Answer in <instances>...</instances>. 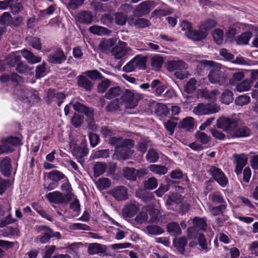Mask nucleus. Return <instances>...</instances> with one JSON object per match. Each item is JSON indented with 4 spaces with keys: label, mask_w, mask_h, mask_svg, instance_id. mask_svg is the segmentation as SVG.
I'll return each mask as SVG.
<instances>
[{
    "label": "nucleus",
    "mask_w": 258,
    "mask_h": 258,
    "mask_svg": "<svg viewBox=\"0 0 258 258\" xmlns=\"http://www.w3.org/2000/svg\"><path fill=\"white\" fill-rule=\"evenodd\" d=\"M73 108L76 111L84 113L88 118V128L94 131L97 130V125L95 124L94 118V109L87 106L79 102L73 105Z\"/></svg>",
    "instance_id": "1"
},
{
    "label": "nucleus",
    "mask_w": 258,
    "mask_h": 258,
    "mask_svg": "<svg viewBox=\"0 0 258 258\" xmlns=\"http://www.w3.org/2000/svg\"><path fill=\"white\" fill-rule=\"evenodd\" d=\"M142 95L135 92L134 90L123 89L120 99L126 108H134L138 104Z\"/></svg>",
    "instance_id": "2"
},
{
    "label": "nucleus",
    "mask_w": 258,
    "mask_h": 258,
    "mask_svg": "<svg viewBox=\"0 0 258 258\" xmlns=\"http://www.w3.org/2000/svg\"><path fill=\"white\" fill-rule=\"evenodd\" d=\"M220 110V107L213 103H199L193 110L195 114L198 115H208L217 113Z\"/></svg>",
    "instance_id": "3"
},
{
    "label": "nucleus",
    "mask_w": 258,
    "mask_h": 258,
    "mask_svg": "<svg viewBox=\"0 0 258 258\" xmlns=\"http://www.w3.org/2000/svg\"><path fill=\"white\" fill-rule=\"evenodd\" d=\"M19 97L21 100L29 104L38 103L40 100L38 92L32 89H22L19 93Z\"/></svg>",
    "instance_id": "4"
},
{
    "label": "nucleus",
    "mask_w": 258,
    "mask_h": 258,
    "mask_svg": "<svg viewBox=\"0 0 258 258\" xmlns=\"http://www.w3.org/2000/svg\"><path fill=\"white\" fill-rule=\"evenodd\" d=\"M209 172L213 179L222 187L226 186L228 183V179L223 171L215 166H212Z\"/></svg>",
    "instance_id": "5"
},
{
    "label": "nucleus",
    "mask_w": 258,
    "mask_h": 258,
    "mask_svg": "<svg viewBox=\"0 0 258 258\" xmlns=\"http://www.w3.org/2000/svg\"><path fill=\"white\" fill-rule=\"evenodd\" d=\"M48 200L51 203L55 204H66L69 202L72 199V194L63 195L58 191L48 193L46 195Z\"/></svg>",
    "instance_id": "6"
},
{
    "label": "nucleus",
    "mask_w": 258,
    "mask_h": 258,
    "mask_svg": "<svg viewBox=\"0 0 258 258\" xmlns=\"http://www.w3.org/2000/svg\"><path fill=\"white\" fill-rule=\"evenodd\" d=\"M251 133V128L244 124L239 125L237 121V125L231 130L230 135L232 138H246L249 137Z\"/></svg>",
    "instance_id": "7"
},
{
    "label": "nucleus",
    "mask_w": 258,
    "mask_h": 258,
    "mask_svg": "<svg viewBox=\"0 0 258 258\" xmlns=\"http://www.w3.org/2000/svg\"><path fill=\"white\" fill-rule=\"evenodd\" d=\"M216 125L218 128L227 132L230 135L231 130L237 125V120L231 118L220 117L217 120Z\"/></svg>",
    "instance_id": "8"
},
{
    "label": "nucleus",
    "mask_w": 258,
    "mask_h": 258,
    "mask_svg": "<svg viewBox=\"0 0 258 258\" xmlns=\"http://www.w3.org/2000/svg\"><path fill=\"white\" fill-rule=\"evenodd\" d=\"M208 77L211 83L221 86L225 85L227 81V76L224 73L217 69L212 70Z\"/></svg>",
    "instance_id": "9"
},
{
    "label": "nucleus",
    "mask_w": 258,
    "mask_h": 258,
    "mask_svg": "<svg viewBox=\"0 0 258 258\" xmlns=\"http://www.w3.org/2000/svg\"><path fill=\"white\" fill-rule=\"evenodd\" d=\"M47 58V60L49 63L60 64L66 60L67 56L60 48H57L52 53L48 55Z\"/></svg>",
    "instance_id": "10"
},
{
    "label": "nucleus",
    "mask_w": 258,
    "mask_h": 258,
    "mask_svg": "<svg viewBox=\"0 0 258 258\" xmlns=\"http://www.w3.org/2000/svg\"><path fill=\"white\" fill-rule=\"evenodd\" d=\"M66 96L63 93H55L53 89H49L47 93L46 101L47 104H50L52 101H56L58 106H60L65 98Z\"/></svg>",
    "instance_id": "11"
},
{
    "label": "nucleus",
    "mask_w": 258,
    "mask_h": 258,
    "mask_svg": "<svg viewBox=\"0 0 258 258\" xmlns=\"http://www.w3.org/2000/svg\"><path fill=\"white\" fill-rule=\"evenodd\" d=\"M134 143V141L131 139H123L121 137H112L109 141L111 145L115 146V151L123 146H133Z\"/></svg>",
    "instance_id": "12"
},
{
    "label": "nucleus",
    "mask_w": 258,
    "mask_h": 258,
    "mask_svg": "<svg viewBox=\"0 0 258 258\" xmlns=\"http://www.w3.org/2000/svg\"><path fill=\"white\" fill-rule=\"evenodd\" d=\"M131 50V48L126 46L124 42H121L113 48L112 53L116 59H120L128 54Z\"/></svg>",
    "instance_id": "13"
},
{
    "label": "nucleus",
    "mask_w": 258,
    "mask_h": 258,
    "mask_svg": "<svg viewBox=\"0 0 258 258\" xmlns=\"http://www.w3.org/2000/svg\"><path fill=\"white\" fill-rule=\"evenodd\" d=\"M35 230L38 233L43 232L42 235L39 238L40 242L41 243L44 244L47 243L52 238V229L48 226L44 225L37 226L35 227Z\"/></svg>",
    "instance_id": "14"
},
{
    "label": "nucleus",
    "mask_w": 258,
    "mask_h": 258,
    "mask_svg": "<svg viewBox=\"0 0 258 258\" xmlns=\"http://www.w3.org/2000/svg\"><path fill=\"white\" fill-rule=\"evenodd\" d=\"M152 4L151 2H143L138 5L133 11L136 17H141L148 14L151 10Z\"/></svg>",
    "instance_id": "15"
},
{
    "label": "nucleus",
    "mask_w": 258,
    "mask_h": 258,
    "mask_svg": "<svg viewBox=\"0 0 258 258\" xmlns=\"http://www.w3.org/2000/svg\"><path fill=\"white\" fill-rule=\"evenodd\" d=\"M167 70L170 72L175 70L181 71L187 68V64L182 60H168L166 64Z\"/></svg>",
    "instance_id": "16"
},
{
    "label": "nucleus",
    "mask_w": 258,
    "mask_h": 258,
    "mask_svg": "<svg viewBox=\"0 0 258 258\" xmlns=\"http://www.w3.org/2000/svg\"><path fill=\"white\" fill-rule=\"evenodd\" d=\"M109 193L118 201L125 200L127 198V189L123 186H118L111 189Z\"/></svg>",
    "instance_id": "17"
},
{
    "label": "nucleus",
    "mask_w": 258,
    "mask_h": 258,
    "mask_svg": "<svg viewBox=\"0 0 258 258\" xmlns=\"http://www.w3.org/2000/svg\"><path fill=\"white\" fill-rule=\"evenodd\" d=\"M143 210L146 211L150 215V218L148 221L149 223H157L159 221L161 214L158 209H155L152 206H148L144 207Z\"/></svg>",
    "instance_id": "18"
},
{
    "label": "nucleus",
    "mask_w": 258,
    "mask_h": 258,
    "mask_svg": "<svg viewBox=\"0 0 258 258\" xmlns=\"http://www.w3.org/2000/svg\"><path fill=\"white\" fill-rule=\"evenodd\" d=\"M93 15L91 12L83 11L76 15V20L81 23L90 24L93 21Z\"/></svg>",
    "instance_id": "19"
},
{
    "label": "nucleus",
    "mask_w": 258,
    "mask_h": 258,
    "mask_svg": "<svg viewBox=\"0 0 258 258\" xmlns=\"http://www.w3.org/2000/svg\"><path fill=\"white\" fill-rule=\"evenodd\" d=\"M186 35L187 37L194 41H200L207 37L206 32L202 30L201 27L199 31L192 29L187 31Z\"/></svg>",
    "instance_id": "20"
},
{
    "label": "nucleus",
    "mask_w": 258,
    "mask_h": 258,
    "mask_svg": "<svg viewBox=\"0 0 258 258\" xmlns=\"http://www.w3.org/2000/svg\"><path fill=\"white\" fill-rule=\"evenodd\" d=\"M233 157L235 159L236 164L235 172L238 175L242 172V169L247 162V158L243 155L234 154Z\"/></svg>",
    "instance_id": "21"
},
{
    "label": "nucleus",
    "mask_w": 258,
    "mask_h": 258,
    "mask_svg": "<svg viewBox=\"0 0 258 258\" xmlns=\"http://www.w3.org/2000/svg\"><path fill=\"white\" fill-rule=\"evenodd\" d=\"M0 170L6 176H9L11 173V160L8 157L4 158L0 162Z\"/></svg>",
    "instance_id": "22"
},
{
    "label": "nucleus",
    "mask_w": 258,
    "mask_h": 258,
    "mask_svg": "<svg viewBox=\"0 0 258 258\" xmlns=\"http://www.w3.org/2000/svg\"><path fill=\"white\" fill-rule=\"evenodd\" d=\"M106 252V246L99 243H91L89 245L88 247V253L91 255L104 253Z\"/></svg>",
    "instance_id": "23"
},
{
    "label": "nucleus",
    "mask_w": 258,
    "mask_h": 258,
    "mask_svg": "<svg viewBox=\"0 0 258 258\" xmlns=\"http://www.w3.org/2000/svg\"><path fill=\"white\" fill-rule=\"evenodd\" d=\"M139 211V209L136 205L130 204L123 208L122 214L124 218H131L135 216Z\"/></svg>",
    "instance_id": "24"
},
{
    "label": "nucleus",
    "mask_w": 258,
    "mask_h": 258,
    "mask_svg": "<svg viewBox=\"0 0 258 258\" xmlns=\"http://www.w3.org/2000/svg\"><path fill=\"white\" fill-rule=\"evenodd\" d=\"M77 85L84 88L86 91H90L93 87V83L84 76L80 75L77 77Z\"/></svg>",
    "instance_id": "25"
},
{
    "label": "nucleus",
    "mask_w": 258,
    "mask_h": 258,
    "mask_svg": "<svg viewBox=\"0 0 258 258\" xmlns=\"http://www.w3.org/2000/svg\"><path fill=\"white\" fill-rule=\"evenodd\" d=\"M23 56L30 64H34L41 61V58L34 55L32 52L28 50L24 49L21 50Z\"/></svg>",
    "instance_id": "26"
},
{
    "label": "nucleus",
    "mask_w": 258,
    "mask_h": 258,
    "mask_svg": "<svg viewBox=\"0 0 258 258\" xmlns=\"http://www.w3.org/2000/svg\"><path fill=\"white\" fill-rule=\"evenodd\" d=\"M130 23L131 25L135 26L137 28H144L150 26V22L144 18H132L130 19Z\"/></svg>",
    "instance_id": "27"
},
{
    "label": "nucleus",
    "mask_w": 258,
    "mask_h": 258,
    "mask_svg": "<svg viewBox=\"0 0 258 258\" xmlns=\"http://www.w3.org/2000/svg\"><path fill=\"white\" fill-rule=\"evenodd\" d=\"M90 32L97 35H108L111 33V31L107 28L97 25H93L89 29Z\"/></svg>",
    "instance_id": "28"
},
{
    "label": "nucleus",
    "mask_w": 258,
    "mask_h": 258,
    "mask_svg": "<svg viewBox=\"0 0 258 258\" xmlns=\"http://www.w3.org/2000/svg\"><path fill=\"white\" fill-rule=\"evenodd\" d=\"M88 152L89 149L87 147L86 142H83L79 147L74 149L73 153L76 156L82 158L86 156Z\"/></svg>",
    "instance_id": "29"
},
{
    "label": "nucleus",
    "mask_w": 258,
    "mask_h": 258,
    "mask_svg": "<svg viewBox=\"0 0 258 258\" xmlns=\"http://www.w3.org/2000/svg\"><path fill=\"white\" fill-rule=\"evenodd\" d=\"M123 89L119 86L110 88L105 94L104 97L107 99H111L119 95H122Z\"/></svg>",
    "instance_id": "30"
},
{
    "label": "nucleus",
    "mask_w": 258,
    "mask_h": 258,
    "mask_svg": "<svg viewBox=\"0 0 258 258\" xmlns=\"http://www.w3.org/2000/svg\"><path fill=\"white\" fill-rule=\"evenodd\" d=\"M162 228L156 225H150L146 226L144 229V232L149 235H159L164 232Z\"/></svg>",
    "instance_id": "31"
},
{
    "label": "nucleus",
    "mask_w": 258,
    "mask_h": 258,
    "mask_svg": "<svg viewBox=\"0 0 258 258\" xmlns=\"http://www.w3.org/2000/svg\"><path fill=\"white\" fill-rule=\"evenodd\" d=\"M121 104L118 99H115L109 102L106 106V111L109 112H114L117 111H120Z\"/></svg>",
    "instance_id": "32"
},
{
    "label": "nucleus",
    "mask_w": 258,
    "mask_h": 258,
    "mask_svg": "<svg viewBox=\"0 0 258 258\" xmlns=\"http://www.w3.org/2000/svg\"><path fill=\"white\" fill-rule=\"evenodd\" d=\"M33 68H30L28 65L23 61H21L16 66V70L19 73L24 75L32 74Z\"/></svg>",
    "instance_id": "33"
},
{
    "label": "nucleus",
    "mask_w": 258,
    "mask_h": 258,
    "mask_svg": "<svg viewBox=\"0 0 258 258\" xmlns=\"http://www.w3.org/2000/svg\"><path fill=\"white\" fill-rule=\"evenodd\" d=\"M187 243V239L185 237H180L179 238L175 239L173 240V243L175 247L178 249V251L183 254L185 251V246Z\"/></svg>",
    "instance_id": "34"
},
{
    "label": "nucleus",
    "mask_w": 258,
    "mask_h": 258,
    "mask_svg": "<svg viewBox=\"0 0 258 258\" xmlns=\"http://www.w3.org/2000/svg\"><path fill=\"white\" fill-rule=\"evenodd\" d=\"M178 117L173 116L167 121L164 122V125L165 128L169 132L170 135H172L173 134L175 127L177 124V123L174 120H178Z\"/></svg>",
    "instance_id": "35"
},
{
    "label": "nucleus",
    "mask_w": 258,
    "mask_h": 258,
    "mask_svg": "<svg viewBox=\"0 0 258 258\" xmlns=\"http://www.w3.org/2000/svg\"><path fill=\"white\" fill-rule=\"evenodd\" d=\"M147 56L138 55L133 58L136 69H145L146 68Z\"/></svg>",
    "instance_id": "36"
},
{
    "label": "nucleus",
    "mask_w": 258,
    "mask_h": 258,
    "mask_svg": "<svg viewBox=\"0 0 258 258\" xmlns=\"http://www.w3.org/2000/svg\"><path fill=\"white\" fill-rule=\"evenodd\" d=\"M136 171V170L134 168L125 167L122 170L123 176L128 180L135 181L137 178Z\"/></svg>",
    "instance_id": "37"
},
{
    "label": "nucleus",
    "mask_w": 258,
    "mask_h": 258,
    "mask_svg": "<svg viewBox=\"0 0 258 258\" xmlns=\"http://www.w3.org/2000/svg\"><path fill=\"white\" fill-rule=\"evenodd\" d=\"M7 60L10 66L16 67V66L21 61V56L17 52H12L9 55Z\"/></svg>",
    "instance_id": "38"
},
{
    "label": "nucleus",
    "mask_w": 258,
    "mask_h": 258,
    "mask_svg": "<svg viewBox=\"0 0 258 258\" xmlns=\"http://www.w3.org/2000/svg\"><path fill=\"white\" fill-rule=\"evenodd\" d=\"M148 168L151 172L156 174L163 175L168 171L167 167L161 165L152 164Z\"/></svg>",
    "instance_id": "39"
},
{
    "label": "nucleus",
    "mask_w": 258,
    "mask_h": 258,
    "mask_svg": "<svg viewBox=\"0 0 258 258\" xmlns=\"http://www.w3.org/2000/svg\"><path fill=\"white\" fill-rule=\"evenodd\" d=\"M233 99V92L228 89H226L221 94L220 100L223 103L229 104L232 102Z\"/></svg>",
    "instance_id": "40"
},
{
    "label": "nucleus",
    "mask_w": 258,
    "mask_h": 258,
    "mask_svg": "<svg viewBox=\"0 0 258 258\" xmlns=\"http://www.w3.org/2000/svg\"><path fill=\"white\" fill-rule=\"evenodd\" d=\"M194 125V118L191 117H187L180 122L179 127L184 128L186 131H190L191 129H192Z\"/></svg>",
    "instance_id": "41"
},
{
    "label": "nucleus",
    "mask_w": 258,
    "mask_h": 258,
    "mask_svg": "<svg viewBox=\"0 0 258 258\" xmlns=\"http://www.w3.org/2000/svg\"><path fill=\"white\" fill-rule=\"evenodd\" d=\"M132 146H123L121 147L120 149L117 150L115 152L119 155L120 158L125 160L128 159L131 155L129 147Z\"/></svg>",
    "instance_id": "42"
},
{
    "label": "nucleus",
    "mask_w": 258,
    "mask_h": 258,
    "mask_svg": "<svg viewBox=\"0 0 258 258\" xmlns=\"http://www.w3.org/2000/svg\"><path fill=\"white\" fill-rule=\"evenodd\" d=\"M209 199L212 202L217 204H226L220 192L218 191L211 193L209 195Z\"/></svg>",
    "instance_id": "43"
},
{
    "label": "nucleus",
    "mask_w": 258,
    "mask_h": 258,
    "mask_svg": "<svg viewBox=\"0 0 258 258\" xmlns=\"http://www.w3.org/2000/svg\"><path fill=\"white\" fill-rule=\"evenodd\" d=\"M106 169V165L104 163L97 162L93 167L94 176H99L102 174Z\"/></svg>",
    "instance_id": "44"
},
{
    "label": "nucleus",
    "mask_w": 258,
    "mask_h": 258,
    "mask_svg": "<svg viewBox=\"0 0 258 258\" xmlns=\"http://www.w3.org/2000/svg\"><path fill=\"white\" fill-rule=\"evenodd\" d=\"M167 230L168 232L173 235L180 234L181 233V230L177 223L171 222L167 225Z\"/></svg>",
    "instance_id": "45"
},
{
    "label": "nucleus",
    "mask_w": 258,
    "mask_h": 258,
    "mask_svg": "<svg viewBox=\"0 0 258 258\" xmlns=\"http://www.w3.org/2000/svg\"><path fill=\"white\" fill-rule=\"evenodd\" d=\"M146 159L150 163H155L159 159V154L155 149H150L148 151Z\"/></svg>",
    "instance_id": "46"
},
{
    "label": "nucleus",
    "mask_w": 258,
    "mask_h": 258,
    "mask_svg": "<svg viewBox=\"0 0 258 258\" xmlns=\"http://www.w3.org/2000/svg\"><path fill=\"white\" fill-rule=\"evenodd\" d=\"M226 207V204H222L218 206L210 207L209 209L211 214L214 216H216L222 214L224 212Z\"/></svg>",
    "instance_id": "47"
},
{
    "label": "nucleus",
    "mask_w": 258,
    "mask_h": 258,
    "mask_svg": "<svg viewBox=\"0 0 258 258\" xmlns=\"http://www.w3.org/2000/svg\"><path fill=\"white\" fill-rule=\"evenodd\" d=\"M251 84L249 80L245 79L236 86V89L239 92L248 91L250 88Z\"/></svg>",
    "instance_id": "48"
},
{
    "label": "nucleus",
    "mask_w": 258,
    "mask_h": 258,
    "mask_svg": "<svg viewBox=\"0 0 258 258\" xmlns=\"http://www.w3.org/2000/svg\"><path fill=\"white\" fill-rule=\"evenodd\" d=\"M252 34L250 32H246L241 34L236 39V43L238 44H247L251 38Z\"/></svg>",
    "instance_id": "49"
},
{
    "label": "nucleus",
    "mask_w": 258,
    "mask_h": 258,
    "mask_svg": "<svg viewBox=\"0 0 258 258\" xmlns=\"http://www.w3.org/2000/svg\"><path fill=\"white\" fill-rule=\"evenodd\" d=\"M64 175L58 170H54L50 172L47 175L48 178L52 181L57 182L64 177Z\"/></svg>",
    "instance_id": "50"
},
{
    "label": "nucleus",
    "mask_w": 258,
    "mask_h": 258,
    "mask_svg": "<svg viewBox=\"0 0 258 258\" xmlns=\"http://www.w3.org/2000/svg\"><path fill=\"white\" fill-rule=\"evenodd\" d=\"M85 74L92 80H102L104 79V77L97 70L86 71Z\"/></svg>",
    "instance_id": "51"
},
{
    "label": "nucleus",
    "mask_w": 258,
    "mask_h": 258,
    "mask_svg": "<svg viewBox=\"0 0 258 258\" xmlns=\"http://www.w3.org/2000/svg\"><path fill=\"white\" fill-rule=\"evenodd\" d=\"M250 101V98L247 95H240L236 97L235 100V103L236 105L243 106L248 104Z\"/></svg>",
    "instance_id": "52"
},
{
    "label": "nucleus",
    "mask_w": 258,
    "mask_h": 258,
    "mask_svg": "<svg viewBox=\"0 0 258 258\" xmlns=\"http://www.w3.org/2000/svg\"><path fill=\"white\" fill-rule=\"evenodd\" d=\"M196 139L203 144H208L211 140L210 136L206 133L200 131L197 132L195 134Z\"/></svg>",
    "instance_id": "53"
},
{
    "label": "nucleus",
    "mask_w": 258,
    "mask_h": 258,
    "mask_svg": "<svg viewBox=\"0 0 258 258\" xmlns=\"http://www.w3.org/2000/svg\"><path fill=\"white\" fill-rule=\"evenodd\" d=\"M127 15L123 13L118 12L115 14V23L119 25H124L127 21Z\"/></svg>",
    "instance_id": "54"
},
{
    "label": "nucleus",
    "mask_w": 258,
    "mask_h": 258,
    "mask_svg": "<svg viewBox=\"0 0 258 258\" xmlns=\"http://www.w3.org/2000/svg\"><path fill=\"white\" fill-rule=\"evenodd\" d=\"M180 201V198L177 193H172L168 195L166 204L167 206H171L173 204H178Z\"/></svg>",
    "instance_id": "55"
},
{
    "label": "nucleus",
    "mask_w": 258,
    "mask_h": 258,
    "mask_svg": "<svg viewBox=\"0 0 258 258\" xmlns=\"http://www.w3.org/2000/svg\"><path fill=\"white\" fill-rule=\"evenodd\" d=\"M151 65L156 70H159L163 62V58L159 55H155L151 57Z\"/></svg>",
    "instance_id": "56"
},
{
    "label": "nucleus",
    "mask_w": 258,
    "mask_h": 258,
    "mask_svg": "<svg viewBox=\"0 0 258 258\" xmlns=\"http://www.w3.org/2000/svg\"><path fill=\"white\" fill-rule=\"evenodd\" d=\"M148 213L146 211L143 210L139 213V214L135 217L134 220L137 223L142 224L144 222H147L148 223Z\"/></svg>",
    "instance_id": "57"
},
{
    "label": "nucleus",
    "mask_w": 258,
    "mask_h": 258,
    "mask_svg": "<svg viewBox=\"0 0 258 258\" xmlns=\"http://www.w3.org/2000/svg\"><path fill=\"white\" fill-rule=\"evenodd\" d=\"M157 185V180L155 177H152L144 181V187L146 189L152 190L155 189Z\"/></svg>",
    "instance_id": "58"
},
{
    "label": "nucleus",
    "mask_w": 258,
    "mask_h": 258,
    "mask_svg": "<svg viewBox=\"0 0 258 258\" xmlns=\"http://www.w3.org/2000/svg\"><path fill=\"white\" fill-rule=\"evenodd\" d=\"M212 36L214 41L218 45H220L223 42V32L221 29H216L212 33Z\"/></svg>",
    "instance_id": "59"
},
{
    "label": "nucleus",
    "mask_w": 258,
    "mask_h": 258,
    "mask_svg": "<svg viewBox=\"0 0 258 258\" xmlns=\"http://www.w3.org/2000/svg\"><path fill=\"white\" fill-rule=\"evenodd\" d=\"M110 81L107 79H102V81L98 84V91L99 93L105 92L110 85Z\"/></svg>",
    "instance_id": "60"
},
{
    "label": "nucleus",
    "mask_w": 258,
    "mask_h": 258,
    "mask_svg": "<svg viewBox=\"0 0 258 258\" xmlns=\"http://www.w3.org/2000/svg\"><path fill=\"white\" fill-rule=\"evenodd\" d=\"M109 156V150L108 149L99 150L94 152L92 154L93 158H106Z\"/></svg>",
    "instance_id": "61"
},
{
    "label": "nucleus",
    "mask_w": 258,
    "mask_h": 258,
    "mask_svg": "<svg viewBox=\"0 0 258 258\" xmlns=\"http://www.w3.org/2000/svg\"><path fill=\"white\" fill-rule=\"evenodd\" d=\"M169 112V110L165 104L158 103L155 110L156 114L158 116L167 115Z\"/></svg>",
    "instance_id": "62"
},
{
    "label": "nucleus",
    "mask_w": 258,
    "mask_h": 258,
    "mask_svg": "<svg viewBox=\"0 0 258 258\" xmlns=\"http://www.w3.org/2000/svg\"><path fill=\"white\" fill-rule=\"evenodd\" d=\"M216 25V22L214 20H208L203 23L201 26L202 30L206 32L207 35L208 31L215 27Z\"/></svg>",
    "instance_id": "63"
},
{
    "label": "nucleus",
    "mask_w": 258,
    "mask_h": 258,
    "mask_svg": "<svg viewBox=\"0 0 258 258\" xmlns=\"http://www.w3.org/2000/svg\"><path fill=\"white\" fill-rule=\"evenodd\" d=\"M197 81L194 78H191L186 83L184 91L188 93H192L196 89Z\"/></svg>",
    "instance_id": "64"
}]
</instances>
